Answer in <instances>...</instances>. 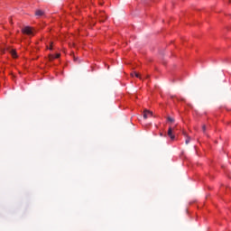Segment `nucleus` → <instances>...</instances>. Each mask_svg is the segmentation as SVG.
Instances as JSON below:
<instances>
[{
    "label": "nucleus",
    "mask_w": 231,
    "mask_h": 231,
    "mask_svg": "<svg viewBox=\"0 0 231 231\" xmlns=\"http://www.w3.org/2000/svg\"><path fill=\"white\" fill-rule=\"evenodd\" d=\"M22 32L25 35H33V30L30 26H25L22 29Z\"/></svg>",
    "instance_id": "nucleus-1"
},
{
    "label": "nucleus",
    "mask_w": 231,
    "mask_h": 231,
    "mask_svg": "<svg viewBox=\"0 0 231 231\" xmlns=\"http://www.w3.org/2000/svg\"><path fill=\"white\" fill-rule=\"evenodd\" d=\"M144 120H147V118H151V116H152V112L145 109L143 110V115Z\"/></svg>",
    "instance_id": "nucleus-2"
},
{
    "label": "nucleus",
    "mask_w": 231,
    "mask_h": 231,
    "mask_svg": "<svg viewBox=\"0 0 231 231\" xmlns=\"http://www.w3.org/2000/svg\"><path fill=\"white\" fill-rule=\"evenodd\" d=\"M98 18L100 19L101 23H104V21H106V19H107V16L106 15V13H104L103 11H101L98 14Z\"/></svg>",
    "instance_id": "nucleus-3"
},
{
    "label": "nucleus",
    "mask_w": 231,
    "mask_h": 231,
    "mask_svg": "<svg viewBox=\"0 0 231 231\" xmlns=\"http://www.w3.org/2000/svg\"><path fill=\"white\" fill-rule=\"evenodd\" d=\"M168 136L171 138V140H174L176 138L174 134H172V127L171 126L168 129Z\"/></svg>",
    "instance_id": "nucleus-4"
},
{
    "label": "nucleus",
    "mask_w": 231,
    "mask_h": 231,
    "mask_svg": "<svg viewBox=\"0 0 231 231\" xmlns=\"http://www.w3.org/2000/svg\"><path fill=\"white\" fill-rule=\"evenodd\" d=\"M35 15H37V17H42V15H44V12L42 10H37L35 12Z\"/></svg>",
    "instance_id": "nucleus-5"
},
{
    "label": "nucleus",
    "mask_w": 231,
    "mask_h": 231,
    "mask_svg": "<svg viewBox=\"0 0 231 231\" xmlns=\"http://www.w3.org/2000/svg\"><path fill=\"white\" fill-rule=\"evenodd\" d=\"M9 52L11 53L12 57H14V59H17V52H15V51L9 50Z\"/></svg>",
    "instance_id": "nucleus-6"
},
{
    "label": "nucleus",
    "mask_w": 231,
    "mask_h": 231,
    "mask_svg": "<svg viewBox=\"0 0 231 231\" xmlns=\"http://www.w3.org/2000/svg\"><path fill=\"white\" fill-rule=\"evenodd\" d=\"M184 136H186L185 143L189 145V143H190V137H189L186 133H184Z\"/></svg>",
    "instance_id": "nucleus-7"
},
{
    "label": "nucleus",
    "mask_w": 231,
    "mask_h": 231,
    "mask_svg": "<svg viewBox=\"0 0 231 231\" xmlns=\"http://www.w3.org/2000/svg\"><path fill=\"white\" fill-rule=\"evenodd\" d=\"M132 77H136L137 79H142V77H140V74H138L137 72H133L131 73Z\"/></svg>",
    "instance_id": "nucleus-8"
},
{
    "label": "nucleus",
    "mask_w": 231,
    "mask_h": 231,
    "mask_svg": "<svg viewBox=\"0 0 231 231\" xmlns=\"http://www.w3.org/2000/svg\"><path fill=\"white\" fill-rule=\"evenodd\" d=\"M49 60L51 62V60H55V55L50 54L49 55Z\"/></svg>",
    "instance_id": "nucleus-9"
},
{
    "label": "nucleus",
    "mask_w": 231,
    "mask_h": 231,
    "mask_svg": "<svg viewBox=\"0 0 231 231\" xmlns=\"http://www.w3.org/2000/svg\"><path fill=\"white\" fill-rule=\"evenodd\" d=\"M202 131H203L204 134H207V125H202Z\"/></svg>",
    "instance_id": "nucleus-10"
},
{
    "label": "nucleus",
    "mask_w": 231,
    "mask_h": 231,
    "mask_svg": "<svg viewBox=\"0 0 231 231\" xmlns=\"http://www.w3.org/2000/svg\"><path fill=\"white\" fill-rule=\"evenodd\" d=\"M167 120H168V122H171V124H174V118L168 117Z\"/></svg>",
    "instance_id": "nucleus-11"
},
{
    "label": "nucleus",
    "mask_w": 231,
    "mask_h": 231,
    "mask_svg": "<svg viewBox=\"0 0 231 231\" xmlns=\"http://www.w3.org/2000/svg\"><path fill=\"white\" fill-rule=\"evenodd\" d=\"M49 50H53V42H50V47H49Z\"/></svg>",
    "instance_id": "nucleus-12"
},
{
    "label": "nucleus",
    "mask_w": 231,
    "mask_h": 231,
    "mask_svg": "<svg viewBox=\"0 0 231 231\" xmlns=\"http://www.w3.org/2000/svg\"><path fill=\"white\" fill-rule=\"evenodd\" d=\"M54 57L55 59H59V57H60V53H57Z\"/></svg>",
    "instance_id": "nucleus-13"
}]
</instances>
